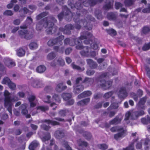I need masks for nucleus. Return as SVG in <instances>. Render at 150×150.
Here are the masks:
<instances>
[{
    "instance_id": "1",
    "label": "nucleus",
    "mask_w": 150,
    "mask_h": 150,
    "mask_svg": "<svg viewBox=\"0 0 150 150\" xmlns=\"http://www.w3.org/2000/svg\"><path fill=\"white\" fill-rule=\"evenodd\" d=\"M51 21L53 22H47L46 23V26H45L44 24L45 23V21L44 20L41 21L37 24L36 30H41L43 26H45V27L47 28L46 31L49 34L54 33L56 30V29L55 27H53V22H55L56 20L54 17H52L51 19Z\"/></svg>"
},
{
    "instance_id": "2",
    "label": "nucleus",
    "mask_w": 150,
    "mask_h": 150,
    "mask_svg": "<svg viewBox=\"0 0 150 150\" xmlns=\"http://www.w3.org/2000/svg\"><path fill=\"white\" fill-rule=\"evenodd\" d=\"M26 22L28 25L20 26V28L22 29L19 30L18 33L19 36L21 38L29 40L32 38L33 36L29 32L25 29L27 28L28 25H29L32 23V20L31 18L28 17Z\"/></svg>"
},
{
    "instance_id": "3",
    "label": "nucleus",
    "mask_w": 150,
    "mask_h": 150,
    "mask_svg": "<svg viewBox=\"0 0 150 150\" xmlns=\"http://www.w3.org/2000/svg\"><path fill=\"white\" fill-rule=\"evenodd\" d=\"M10 93L6 90L4 92V106L11 114H12V107L13 105V102L18 100V98L16 96L11 98L10 96Z\"/></svg>"
},
{
    "instance_id": "4",
    "label": "nucleus",
    "mask_w": 150,
    "mask_h": 150,
    "mask_svg": "<svg viewBox=\"0 0 150 150\" xmlns=\"http://www.w3.org/2000/svg\"><path fill=\"white\" fill-rule=\"evenodd\" d=\"M78 49H82L80 52L81 55L83 56L89 57H94L96 56V52L94 51H91V49L87 46L83 47L82 45H78L76 46Z\"/></svg>"
},
{
    "instance_id": "5",
    "label": "nucleus",
    "mask_w": 150,
    "mask_h": 150,
    "mask_svg": "<svg viewBox=\"0 0 150 150\" xmlns=\"http://www.w3.org/2000/svg\"><path fill=\"white\" fill-rule=\"evenodd\" d=\"M110 130L112 132H114L116 131L118 132L117 133L115 134L114 135V138L116 140L124 137L126 135V131L122 128L115 127H112L110 129Z\"/></svg>"
},
{
    "instance_id": "6",
    "label": "nucleus",
    "mask_w": 150,
    "mask_h": 150,
    "mask_svg": "<svg viewBox=\"0 0 150 150\" xmlns=\"http://www.w3.org/2000/svg\"><path fill=\"white\" fill-rule=\"evenodd\" d=\"M64 38V36L61 35L54 39H51L48 42L47 44L50 46H52L56 44H58L62 45V41Z\"/></svg>"
},
{
    "instance_id": "7",
    "label": "nucleus",
    "mask_w": 150,
    "mask_h": 150,
    "mask_svg": "<svg viewBox=\"0 0 150 150\" xmlns=\"http://www.w3.org/2000/svg\"><path fill=\"white\" fill-rule=\"evenodd\" d=\"M92 36V34L88 32H86L83 35H81L79 39L80 40L85 39L84 42L86 44H88L89 43V41L91 40V38Z\"/></svg>"
},
{
    "instance_id": "8",
    "label": "nucleus",
    "mask_w": 150,
    "mask_h": 150,
    "mask_svg": "<svg viewBox=\"0 0 150 150\" xmlns=\"http://www.w3.org/2000/svg\"><path fill=\"white\" fill-rule=\"evenodd\" d=\"M99 82V84L105 90L109 89L112 85V81H106L105 80H103L100 81Z\"/></svg>"
},
{
    "instance_id": "9",
    "label": "nucleus",
    "mask_w": 150,
    "mask_h": 150,
    "mask_svg": "<svg viewBox=\"0 0 150 150\" xmlns=\"http://www.w3.org/2000/svg\"><path fill=\"white\" fill-rule=\"evenodd\" d=\"M126 88H127V87L122 86L120 88L118 96L120 98L124 99L127 96Z\"/></svg>"
},
{
    "instance_id": "10",
    "label": "nucleus",
    "mask_w": 150,
    "mask_h": 150,
    "mask_svg": "<svg viewBox=\"0 0 150 150\" xmlns=\"http://www.w3.org/2000/svg\"><path fill=\"white\" fill-rule=\"evenodd\" d=\"M30 83L32 86L36 88L41 87L43 85L41 81L36 79L31 80L30 81Z\"/></svg>"
},
{
    "instance_id": "11",
    "label": "nucleus",
    "mask_w": 150,
    "mask_h": 150,
    "mask_svg": "<svg viewBox=\"0 0 150 150\" xmlns=\"http://www.w3.org/2000/svg\"><path fill=\"white\" fill-rule=\"evenodd\" d=\"M4 62L5 65L9 68L15 66V62L11 59L8 58H5Z\"/></svg>"
},
{
    "instance_id": "12",
    "label": "nucleus",
    "mask_w": 150,
    "mask_h": 150,
    "mask_svg": "<svg viewBox=\"0 0 150 150\" xmlns=\"http://www.w3.org/2000/svg\"><path fill=\"white\" fill-rule=\"evenodd\" d=\"M27 105L26 103H24L21 105L20 107V109L21 110V113L23 115H26V117L27 118H30V114L26 115L28 112L27 109Z\"/></svg>"
},
{
    "instance_id": "13",
    "label": "nucleus",
    "mask_w": 150,
    "mask_h": 150,
    "mask_svg": "<svg viewBox=\"0 0 150 150\" xmlns=\"http://www.w3.org/2000/svg\"><path fill=\"white\" fill-rule=\"evenodd\" d=\"M72 28L73 26L71 25L68 24L66 25L64 28H60L59 30L64 34L69 35L71 33L70 30L72 29Z\"/></svg>"
},
{
    "instance_id": "14",
    "label": "nucleus",
    "mask_w": 150,
    "mask_h": 150,
    "mask_svg": "<svg viewBox=\"0 0 150 150\" xmlns=\"http://www.w3.org/2000/svg\"><path fill=\"white\" fill-rule=\"evenodd\" d=\"M144 112L143 110L133 112L132 115V118L133 119H135L139 116H140L144 115Z\"/></svg>"
},
{
    "instance_id": "15",
    "label": "nucleus",
    "mask_w": 150,
    "mask_h": 150,
    "mask_svg": "<svg viewBox=\"0 0 150 150\" xmlns=\"http://www.w3.org/2000/svg\"><path fill=\"white\" fill-rule=\"evenodd\" d=\"M39 145V143L37 141L34 140L30 144L29 148L30 150H34Z\"/></svg>"
},
{
    "instance_id": "16",
    "label": "nucleus",
    "mask_w": 150,
    "mask_h": 150,
    "mask_svg": "<svg viewBox=\"0 0 150 150\" xmlns=\"http://www.w3.org/2000/svg\"><path fill=\"white\" fill-rule=\"evenodd\" d=\"M74 92L77 94L82 91L84 89L83 86L82 85L79 86L76 85L75 86V85H74Z\"/></svg>"
},
{
    "instance_id": "17",
    "label": "nucleus",
    "mask_w": 150,
    "mask_h": 150,
    "mask_svg": "<svg viewBox=\"0 0 150 150\" xmlns=\"http://www.w3.org/2000/svg\"><path fill=\"white\" fill-rule=\"evenodd\" d=\"M113 0H107L106 4L104 6V8L106 10L111 8L113 5Z\"/></svg>"
},
{
    "instance_id": "18",
    "label": "nucleus",
    "mask_w": 150,
    "mask_h": 150,
    "mask_svg": "<svg viewBox=\"0 0 150 150\" xmlns=\"http://www.w3.org/2000/svg\"><path fill=\"white\" fill-rule=\"evenodd\" d=\"M92 94L91 92L90 91H86L83 92V93L78 95V98L79 99H81L82 98L86 97L89 96Z\"/></svg>"
},
{
    "instance_id": "19",
    "label": "nucleus",
    "mask_w": 150,
    "mask_h": 150,
    "mask_svg": "<svg viewBox=\"0 0 150 150\" xmlns=\"http://www.w3.org/2000/svg\"><path fill=\"white\" fill-rule=\"evenodd\" d=\"M54 135L56 138L60 139L64 137V134L62 131L58 130L55 132Z\"/></svg>"
},
{
    "instance_id": "20",
    "label": "nucleus",
    "mask_w": 150,
    "mask_h": 150,
    "mask_svg": "<svg viewBox=\"0 0 150 150\" xmlns=\"http://www.w3.org/2000/svg\"><path fill=\"white\" fill-rule=\"evenodd\" d=\"M79 23L80 25L78 24V23H77V25L75 26L76 28L78 29H80L81 26V25H83L84 27L86 28L87 26V24L88 23L86 21L85 19H84L83 20H81L79 21Z\"/></svg>"
},
{
    "instance_id": "21",
    "label": "nucleus",
    "mask_w": 150,
    "mask_h": 150,
    "mask_svg": "<svg viewBox=\"0 0 150 150\" xmlns=\"http://www.w3.org/2000/svg\"><path fill=\"white\" fill-rule=\"evenodd\" d=\"M67 88L66 86H64L62 83L58 84L56 88V90L58 92H60L66 89Z\"/></svg>"
},
{
    "instance_id": "22",
    "label": "nucleus",
    "mask_w": 150,
    "mask_h": 150,
    "mask_svg": "<svg viewBox=\"0 0 150 150\" xmlns=\"http://www.w3.org/2000/svg\"><path fill=\"white\" fill-rule=\"evenodd\" d=\"M87 63L88 64L90 67L92 68H95L97 67V64L92 59H88L86 60Z\"/></svg>"
},
{
    "instance_id": "23",
    "label": "nucleus",
    "mask_w": 150,
    "mask_h": 150,
    "mask_svg": "<svg viewBox=\"0 0 150 150\" xmlns=\"http://www.w3.org/2000/svg\"><path fill=\"white\" fill-rule=\"evenodd\" d=\"M90 100V99L89 98L84 99L81 100L77 103V104L79 105L84 106L86 105Z\"/></svg>"
},
{
    "instance_id": "24",
    "label": "nucleus",
    "mask_w": 150,
    "mask_h": 150,
    "mask_svg": "<svg viewBox=\"0 0 150 150\" xmlns=\"http://www.w3.org/2000/svg\"><path fill=\"white\" fill-rule=\"evenodd\" d=\"M122 120V119L117 116L114 119L110 122L111 125L117 124L120 123Z\"/></svg>"
},
{
    "instance_id": "25",
    "label": "nucleus",
    "mask_w": 150,
    "mask_h": 150,
    "mask_svg": "<svg viewBox=\"0 0 150 150\" xmlns=\"http://www.w3.org/2000/svg\"><path fill=\"white\" fill-rule=\"evenodd\" d=\"M146 101V98H142L139 102L138 106L139 108L144 109V105Z\"/></svg>"
},
{
    "instance_id": "26",
    "label": "nucleus",
    "mask_w": 150,
    "mask_h": 150,
    "mask_svg": "<svg viewBox=\"0 0 150 150\" xmlns=\"http://www.w3.org/2000/svg\"><path fill=\"white\" fill-rule=\"evenodd\" d=\"M117 16V15L113 13H108L107 15V18L109 20H114Z\"/></svg>"
},
{
    "instance_id": "27",
    "label": "nucleus",
    "mask_w": 150,
    "mask_h": 150,
    "mask_svg": "<svg viewBox=\"0 0 150 150\" xmlns=\"http://www.w3.org/2000/svg\"><path fill=\"white\" fill-rule=\"evenodd\" d=\"M63 99L65 100H68L71 97V95L69 93H63L62 95Z\"/></svg>"
},
{
    "instance_id": "28",
    "label": "nucleus",
    "mask_w": 150,
    "mask_h": 150,
    "mask_svg": "<svg viewBox=\"0 0 150 150\" xmlns=\"http://www.w3.org/2000/svg\"><path fill=\"white\" fill-rule=\"evenodd\" d=\"M46 69V67L44 66L40 65L37 68L36 71L39 73H42L45 71Z\"/></svg>"
},
{
    "instance_id": "29",
    "label": "nucleus",
    "mask_w": 150,
    "mask_h": 150,
    "mask_svg": "<svg viewBox=\"0 0 150 150\" xmlns=\"http://www.w3.org/2000/svg\"><path fill=\"white\" fill-rule=\"evenodd\" d=\"M17 55L19 57H21L24 56L25 54V51L24 50L21 48L17 50Z\"/></svg>"
},
{
    "instance_id": "30",
    "label": "nucleus",
    "mask_w": 150,
    "mask_h": 150,
    "mask_svg": "<svg viewBox=\"0 0 150 150\" xmlns=\"http://www.w3.org/2000/svg\"><path fill=\"white\" fill-rule=\"evenodd\" d=\"M42 122H44L47 123L48 124H51L53 125H59V123L58 122L50 120H44L42 121Z\"/></svg>"
},
{
    "instance_id": "31",
    "label": "nucleus",
    "mask_w": 150,
    "mask_h": 150,
    "mask_svg": "<svg viewBox=\"0 0 150 150\" xmlns=\"http://www.w3.org/2000/svg\"><path fill=\"white\" fill-rule=\"evenodd\" d=\"M141 121L144 124L147 125L149 123H150V117L148 116L147 118H143L141 119Z\"/></svg>"
},
{
    "instance_id": "32",
    "label": "nucleus",
    "mask_w": 150,
    "mask_h": 150,
    "mask_svg": "<svg viewBox=\"0 0 150 150\" xmlns=\"http://www.w3.org/2000/svg\"><path fill=\"white\" fill-rule=\"evenodd\" d=\"M78 144L79 147L84 146H86L88 145V144L86 142L84 141H79L78 142ZM79 150H85V149H81L80 147L79 148Z\"/></svg>"
},
{
    "instance_id": "33",
    "label": "nucleus",
    "mask_w": 150,
    "mask_h": 150,
    "mask_svg": "<svg viewBox=\"0 0 150 150\" xmlns=\"http://www.w3.org/2000/svg\"><path fill=\"white\" fill-rule=\"evenodd\" d=\"M71 66L74 69H76L80 71H82L84 70V68H81L79 66L75 64L74 63L71 64Z\"/></svg>"
},
{
    "instance_id": "34",
    "label": "nucleus",
    "mask_w": 150,
    "mask_h": 150,
    "mask_svg": "<svg viewBox=\"0 0 150 150\" xmlns=\"http://www.w3.org/2000/svg\"><path fill=\"white\" fill-rule=\"evenodd\" d=\"M118 107V104L117 103H112H112L110 106L108 108V109L110 110L112 109L117 108Z\"/></svg>"
},
{
    "instance_id": "35",
    "label": "nucleus",
    "mask_w": 150,
    "mask_h": 150,
    "mask_svg": "<svg viewBox=\"0 0 150 150\" xmlns=\"http://www.w3.org/2000/svg\"><path fill=\"white\" fill-rule=\"evenodd\" d=\"M77 42L78 43V45H81L80 42L77 39H76L74 40H70L69 45L70 46H74L75 45V44H76V42Z\"/></svg>"
},
{
    "instance_id": "36",
    "label": "nucleus",
    "mask_w": 150,
    "mask_h": 150,
    "mask_svg": "<svg viewBox=\"0 0 150 150\" xmlns=\"http://www.w3.org/2000/svg\"><path fill=\"white\" fill-rule=\"evenodd\" d=\"M107 33L111 36H114L116 34V31L112 29L106 30Z\"/></svg>"
},
{
    "instance_id": "37",
    "label": "nucleus",
    "mask_w": 150,
    "mask_h": 150,
    "mask_svg": "<svg viewBox=\"0 0 150 150\" xmlns=\"http://www.w3.org/2000/svg\"><path fill=\"white\" fill-rule=\"evenodd\" d=\"M49 108L47 106H40L37 107V110H40L41 111L45 112L48 110Z\"/></svg>"
},
{
    "instance_id": "38",
    "label": "nucleus",
    "mask_w": 150,
    "mask_h": 150,
    "mask_svg": "<svg viewBox=\"0 0 150 150\" xmlns=\"http://www.w3.org/2000/svg\"><path fill=\"white\" fill-rule=\"evenodd\" d=\"M134 2V0H125L124 3L125 6H129L132 5Z\"/></svg>"
},
{
    "instance_id": "39",
    "label": "nucleus",
    "mask_w": 150,
    "mask_h": 150,
    "mask_svg": "<svg viewBox=\"0 0 150 150\" xmlns=\"http://www.w3.org/2000/svg\"><path fill=\"white\" fill-rule=\"evenodd\" d=\"M11 81L8 78L6 77L3 79L1 81V83L3 84H7L8 85Z\"/></svg>"
},
{
    "instance_id": "40",
    "label": "nucleus",
    "mask_w": 150,
    "mask_h": 150,
    "mask_svg": "<svg viewBox=\"0 0 150 150\" xmlns=\"http://www.w3.org/2000/svg\"><path fill=\"white\" fill-rule=\"evenodd\" d=\"M62 145L66 148L67 150H73L69 145L67 142L66 141H63L62 142Z\"/></svg>"
},
{
    "instance_id": "41",
    "label": "nucleus",
    "mask_w": 150,
    "mask_h": 150,
    "mask_svg": "<svg viewBox=\"0 0 150 150\" xmlns=\"http://www.w3.org/2000/svg\"><path fill=\"white\" fill-rule=\"evenodd\" d=\"M50 135L49 133H47L45 136L42 139V141L44 142H45L46 144V141L50 139Z\"/></svg>"
},
{
    "instance_id": "42",
    "label": "nucleus",
    "mask_w": 150,
    "mask_h": 150,
    "mask_svg": "<svg viewBox=\"0 0 150 150\" xmlns=\"http://www.w3.org/2000/svg\"><path fill=\"white\" fill-rule=\"evenodd\" d=\"M30 49L31 50H34L38 47V45L36 43L32 42L29 45Z\"/></svg>"
},
{
    "instance_id": "43",
    "label": "nucleus",
    "mask_w": 150,
    "mask_h": 150,
    "mask_svg": "<svg viewBox=\"0 0 150 150\" xmlns=\"http://www.w3.org/2000/svg\"><path fill=\"white\" fill-rule=\"evenodd\" d=\"M8 86L10 88L13 90L15 89L16 88V85L11 81L9 83Z\"/></svg>"
},
{
    "instance_id": "44",
    "label": "nucleus",
    "mask_w": 150,
    "mask_h": 150,
    "mask_svg": "<svg viewBox=\"0 0 150 150\" xmlns=\"http://www.w3.org/2000/svg\"><path fill=\"white\" fill-rule=\"evenodd\" d=\"M113 94L112 91H110L105 93L103 97L105 99H108Z\"/></svg>"
},
{
    "instance_id": "45",
    "label": "nucleus",
    "mask_w": 150,
    "mask_h": 150,
    "mask_svg": "<svg viewBox=\"0 0 150 150\" xmlns=\"http://www.w3.org/2000/svg\"><path fill=\"white\" fill-rule=\"evenodd\" d=\"M98 148L102 150L108 148V146L105 144H101L98 145Z\"/></svg>"
},
{
    "instance_id": "46",
    "label": "nucleus",
    "mask_w": 150,
    "mask_h": 150,
    "mask_svg": "<svg viewBox=\"0 0 150 150\" xmlns=\"http://www.w3.org/2000/svg\"><path fill=\"white\" fill-rule=\"evenodd\" d=\"M150 49V42L145 44L142 47L143 50L146 51Z\"/></svg>"
},
{
    "instance_id": "47",
    "label": "nucleus",
    "mask_w": 150,
    "mask_h": 150,
    "mask_svg": "<svg viewBox=\"0 0 150 150\" xmlns=\"http://www.w3.org/2000/svg\"><path fill=\"white\" fill-rule=\"evenodd\" d=\"M52 98L56 102H58V103H60L61 101V99L58 95L55 94L53 95Z\"/></svg>"
},
{
    "instance_id": "48",
    "label": "nucleus",
    "mask_w": 150,
    "mask_h": 150,
    "mask_svg": "<svg viewBox=\"0 0 150 150\" xmlns=\"http://www.w3.org/2000/svg\"><path fill=\"white\" fill-rule=\"evenodd\" d=\"M51 96H47L44 99V101L46 103H50L51 102Z\"/></svg>"
},
{
    "instance_id": "49",
    "label": "nucleus",
    "mask_w": 150,
    "mask_h": 150,
    "mask_svg": "<svg viewBox=\"0 0 150 150\" xmlns=\"http://www.w3.org/2000/svg\"><path fill=\"white\" fill-rule=\"evenodd\" d=\"M55 56V54L53 53H49L47 56V59L49 60L53 59Z\"/></svg>"
},
{
    "instance_id": "50",
    "label": "nucleus",
    "mask_w": 150,
    "mask_h": 150,
    "mask_svg": "<svg viewBox=\"0 0 150 150\" xmlns=\"http://www.w3.org/2000/svg\"><path fill=\"white\" fill-rule=\"evenodd\" d=\"M54 49L57 51L63 53L64 50V48L63 47H61L60 48L58 46H56L54 47Z\"/></svg>"
},
{
    "instance_id": "51",
    "label": "nucleus",
    "mask_w": 150,
    "mask_h": 150,
    "mask_svg": "<svg viewBox=\"0 0 150 150\" xmlns=\"http://www.w3.org/2000/svg\"><path fill=\"white\" fill-rule=\"evenodd\" d=\"M47 13L46 12H44L38 15V16H37V18L38 20H39L45 16L47 15Z\"/></svg>"
},
{
    "instance_id": "52",
    "label": "nucleus",
    "mask_w": 150,
    "mask_h": 150,
    "mask_svg": "<svg viewBox=\"0 0 150 150\" xmlns=\"http://www.w3.org/2000/svg\"><path fill=\"white\" fill-rule=\"evenodd\" d=\"M88 2L89 5L92 6L96 4L97 1L96 0H88Z\"/></svg>"
},
{
    "instance_id": "53",
    "label": "nucleus",
    "mask_w": 150,
    "mask_h": 150,
    "mask_svg": "<svg viewBox=\"0 0 150 150\" xmlns=\"http://www.w3.org/2000/svg\"><path fill=\"white\" fill-rule=\"evenodd\" d=\"M13 12L11 10H7L4 13V14L6 16H12L13 15Z\"/></svg>"
},
{
    "instance_id": "54",
    "label": "nucleus",
    "mask_w": 150,
    "mask_h": 150,
    "mask_svg": "<svg viewBox=\"0 0 150 150\" xmlns=\"http://www.w3.org/2000/svg\"><path fill=\"white\" fill-rule=\"evenodd\" d=\"M150 31V28L149 27L145 26L144 27L142 30L143 33L144 34H146Z\"/></svg>"
},
{
    "instance_id": "55",
    "label": "nucleus",
    "mask_w": 150,
    "mask_h": 150,
    "mask_svg": "<svg viewBox=\"0 0 150 150\" xmlns=\"http://www.w3.org/2000/svg\"><path fill=\"white\" fill-rule=\"evenodd\" d=\"M85 82L86 83L91 84L94 82V79L93 78H86L85 79Z\"/></svg>"
},
{
    "instance_id": "56",
    "label": "nucleus",
    "mask_w": 150,
    "mask_h": 150,
    "mask_svg": "<svg viewBox=\"0 0 150 150\" xmlns=\"http://www.w3.org/2000/svg\"><path fill=\"white\" fill-rule=\"evenodd\" d=\"M57 64L61 66H63L64 65V61L62 58L59 59L57 61Z\"/></svg>"
},
{
    "instance_id": "57",
    "label": "nucleus",
    "mask_w": 150,
    "mask_h": 150,
    "mask_svg": "<svg viewBox=\"0 0 150 150\" xmlns=\"http://www.w3.org/2000/svg\"><path fill=\"white\" fill-rule=\"evenodd\" d=\"M35 99V96L32 95L30 96L28 98V100L29 102H34Z\"/></svg>"
},
{
    "instance_id": "58",
    "label": "nucleus",
    "mask_w": 150,
    "mask_h": 150,
    "mask_svg": "<svg viewBox=\"0 0 150 150\" xmlns=\"http://www.w3.org/2000/svg\"><path fill=\"white\" fill-rule=\"evenodd\" d=\"M134 145L133 143L125 148H124L123 150H134Z\"/></svg>"
},
{
    "instance_id": "59",
    "label": "nucleus",
    "mask_w": 150,
    "mask_h": 150,
    "mask_svg": "<svg viewBox=\"0 0 150 150\" xmlns=\"http://www.w3.org/2000/svg\"><path fill=\"white\" fill-rule=\"evenodd\" d=\"M41 128L45 130H47L50 128L48 126H47L45 124H43L41 126Z\"/></svg>"
},
{
    "instance_id": "60",
    "label": "nucleus",
    "mask_w": 150,
    "mask_h": 150,
    "mask_svg": "<svg viewBox=\"0 0 150 150\" xmlns=\"http://www.w3.org/2000/svg\"><path fill=\"white\" fill-rule=\"evenodd\" d=\"M95 71L94 70H88L86 72V74L88 76L92 75L94 74Z\"/></svg>"
},
{
    "instance_id": "61",
    "label": "nucleus",
    "mask_w": 150,
    "mask_h": 150,
    "mask_svg": "<svg viewBox=\"0 0 150 150\" xmlns=\"http://www.w3.org/2000/svg\"><path fill=\"white\" fill-rule=\"evenodd\" d=\"M0 117L2 119L5 120L8 118V116L6 114L3 113L2 114H1Z\"/></svg>"
},
{
    "instance_id": "62",
    "label": "nucleus",
    "mask_w": 150,
    "mask_h": 150,
    "mask_svg": "<svg viewBox=\"0 0 150 150\" xmlns=\"http://www.w3.org/2000/svg\"><path fill=\"white\" fill-rule=\"evenodd\" d=\"M82 80V79L81 77H79L77 78L76 79L75 82L74 83V85H75V86L76 85H77Z\"/></svg>"
},
{
    "instance_id": "63",
    "label": "nucleus",
    "mask_w": 150,
    "mask_h": 150,
    "mask_svg": "<svg viewBox=\"0 0 150 150\" xmlns=\"http://www.w3.org/2000/svg\"><path fill=\"white\" fill-rule=\"evenodd\" d=\"M142 12L144 13H147L150 12V4L149 5L148 7L142 10Z\"/></svg>"
},
{
    "instance_id": "64",
    "label": "nucleus",
    "mask_w": 150,
    "mask_h": 150,
    "mask_svg": "<svg viewBox=\"0 0 150 150\" xmlns=\"http://www.w3.org/2000/svg\"><path fill=\"white\" fill-rule=\"evenodd\" d=\"M115 8L116 9H118L122 6V4L119 2H116L115 4Z\"/></svg>"
}]
</instances>
